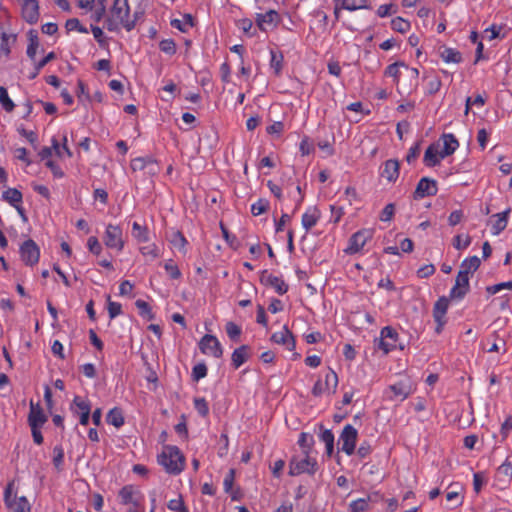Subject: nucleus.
<instances>
[{"label": "nucleus", "instance_id": "1", "mask_svg": "<svg viewBox=\"0 0 512 512\" xmlns=\"http://www.w3.org/2000/svg\"><path fill=\"white\" fill-rule=\"evenodd\" d=\"M135 25L136 18L130 14L128 0H114L106 20V28L111 32L119 31L121 28L131 31Z\"/></svg>", "mask_w": 512, "mask_h": 512}, {"label": "nucleus", "instance_id": "2", "mask_svg": "<svg viewBox=\"0 0 512 512\" xmlns=\"http://www.w3.org/2000/svg\"><path fill=\"white\" fill-rule=\"evenodd\" d=\"M157 462L170 475H179L185 468L186 459L175 445H164L157 455Z\"/></svg>", "mask_w": 512, "mask_h": 512}, {"label": "nucleus", "instance_id": "3", "mask_svg": "<svg viewBox=\"0 0 512 512\" xmlns=\"http://www.w3.org/2000/svg\"><path fill=\"white\" fill-rule=\"evenodd\" d=\"M103 244L109 250L120 253L124 250L126 240L120 225L108 223L103 233Z\"/></svg>", "mask_w": 512, "mask_h": 512}, {"label": "nucleus", "instance_id": "4", "mask_svg": "<svg viewBox=\"0 0 512 512\" xmlns=\"http://www.w3.org/2000/svg\"><path fill=\"white\" fill-rule=\"evenodd\" d=\"M118 498L120 504L130 506L129 509L144 510L145 496L135 485L127 484L123 486L118 492Z\"/></svg>", "mask_w": 512, "mask_h": 512}, {"label": "nucleus", "instance_id": "5", "mask_svg": "<svg viewBox=\"0 0 512 512\" xmlns=\"http://www.w3.org/2000/svg\"><path fill=\"white\" fill-rule=\"evenodd\" d=\"M415 391L412 380L409 377L400 379L385 389V395L392 401H404Z\"/></svg>", "mask_w": 512, "mask_h": 512}, {"label": "nucleus", "instance_id": "6", "mask_svg": "<svg viewBox=\"0 0 512 512\" xmlns=\"http://www.w3.org/2000/svg\"><path fill=\"white\" fill-rule=\"evenodd\" d=\"M317 469V461L311 457L307 451H304V456H294L289 464V475L297 476L303 473L313 475Z\"/></svg>", "mask_w": 512, "mask_h": 512}, {"label": "nucleus", "instance_id": "7", "mask_svg": "<svg viewBox=\"0 0 512 512\" xmlns=\"http://www.w3.org/2000/svg\"><path fill=\"white\" fill-rule=\"evenodd\" d=\"M338 386V376L336 372L329 368L325 373L324 379H318L312 388V394L319 397L325 393L334 394Z\"/></svg>", "mask_w": 512, "mask_h": 512}, {"label": "nucleus", "instance_id": "8", "mask_svg": "<svg viewBox=\"0 0 512 512\" xmlns=\"http://www.w3.org/2000/svg\"><path fill=\"white\" fill-rule=\"evenodd\" d=\"M358 438L357 429L351 424H347L343 427L342 432L338 439L340 450L346 455L351 456L354 454L356 449V442Z\"/></svg>", "mask_w": 512, "mask_h": 512}, {"label": "nucleus", "instance_id": "9", "mask_svg": "<svg viewBox=\"0 0 512 512\" xmlns=\"http://www.w3.org/2000/svg\"><path fill=\"white\" fill-rule=\"evenodd\" d=\"M371 238V230L362 229L357 231L349 238L348 245L344 249V252L348 255H353L360 252Z\"/></svg>", "mask_w": 512, "mask_h": 512}, {"label": "nucleus", "instance_id": "10", "mask_svg": "<svg viewBox=\"0 0 512 512\" xmlns=\"http://www.w3.org/2000/svg\"><path fill=\"white\" fill-rule=\"evenodd\" d=\"M398 338L399 334L395 329L390 326L383 327L380 331V338L378 339V348L387 354L396 348Z\"/></svg>", "mask_w": 512, "mask_h": 512}, {"label": "nucleus", "instance_id": "11", "mask_svg": "<svg viewBox=\"0 0 512 512\" xmlns=\"http://www.w3.org/2000/svg\"><path fill=\"white\" fill-rule=\"evenodd\" d=\"M199 349L205 355L220 358L223 355L221 343L216 336L211 334L204 335L199 342Z\"/></svg>", "mask_w": 512, "mask_h": 512}, {"label": "nucleus", "instance_id": "12", "mask_svg": "<svg viewBox=\"0 0 512 512\" xmlns=\"http://www.w3.org/2000/svg\"><path fill=\"white\" fill-rule=\"evenodd\" d=\"M255 20L261 31L268 32L278 26L281 17L276 10H269L265 13H257Z\"/></svg>", "mask_w": 512, "mask_h": 512}, {"label": "nucleus", "instance_id": "13", "mask_svg": "<svg viewBox=\"0 0 512 512\" xmlns=\"http://www.w3.org/2000/svg\"><path fill=\"white\" fill-rule=\"evenodd\" d=\"M437 192V181L429 177H422L417 183L413 197L415 200H420L425 197L435 196Z\"/></svg>", "mask_w": 512, "mask_h": 512}, {"label": "nucleus", "instance_id": "14", "mask_svg": "<svg viewBox=\"0 0 512 512\" xmlns=\"http://www.w3.org/2000/svg\"><path fill=\"white\" fill-rule=\"evenodd\" d=\"M20 256L26 265L33 266L39 261L40 249L32 239H28L20 246Z\"/></svg>", "mask_w": 512, "mask_h": 512}, {"label": "nucleus", "instance_id": "15", "mask_svg": "<svg viewBox=\"0 0 512 512\" xmlns=\"http://www.w3.org/2000/svg\"><path fill=\"white\" fill-rule=\"evenodd\" d=\"M380 177L388 183H395L400 174V163L396 159L386 160L379 170Z\"/></svg>", "mask_w": 512, "mask_h": 512}, {"label": "nucleus", "instance_id": "16", "mask_svg": "<svg viewBox=\"0 0 512 512\" xmlns=\"http://www.w3.org/2000/svg\"><path fill=\"white\" fill-rule=\"evenodd\" d=\"M271 340L276 344L285 346L289 351H294L296 348L294 336L286 325H284L280 331L274 332L271 336Z\"/></svg>", "mask_w": 512, "mask_h": 512}, {"label": "nucleus", "instance_id": "17", "mask_svg": "<svg viewBox=\"0 0 512 512\" xmlns=\"http://www.w3.org/2000/svg\"><path fill=\"white\" fill-rule=\"evenodd\" d=\"M469 280L470 277L458 273L455 284L450 290L449 298L452 300H462L469 291Z\"/></svg>", "mask_w": 512, "mask_h": 512}, {"label": "nucleus", "instance_id": "18", "mask_svg": "<svg viewBox=\"0 0 512 512\" xmlns=\"http://www.w3.org/2000/svg\"><path fill=\"white\" fill-rule=\"evenodd\" d=\"M446 158L440 150L439 143L429 145L424 153L423 163L427 167H435Z\"/></svg>", "mask_w": 512, "mask_h": 512}, {"label": "nucleus", "instance_id": "19", "mask_svg": "<svg viewBox=\"0 0 512 512\" xmlns=\"http://www.w3.org/2000/svg\"><path fill=\"white\" fill-rule=\"evenodd\" d=\"M47 421V417L39 404L30 402V412L28 415V423L30 428L42 427Z\"/></svg>", "mask_w": 512, "mask_h": 512}, {"label": "nucleus", "instance_id": "20", "mask_svg": "<svg viewBox=\"0 0 512 512\" xmlns=\"http://www.w3.org/2000/svg\"><path fill=\"white\" fill-rule=\"evenodd\" d=\"M22 16L30 24L36 23L39 18V5L37 0H23Z\"/></svg>", "mask_w": 512, "mask_h": 512}, {"label": "nucleus", "instance_id": "21", "mask_svg": "<svg viewBox=\"0 0 512 512\" xmlns=\"http://www.w3.org/2000/svg\"><path fill=\"white\" fill-rule=\"evenodd\" d=\"M321 217V212L316 206H309L302 215L301 224L306 231L313 228Z\"/></svg>", "mask_w": 512, "mask_h": 512}, {"label": "nucleus", "instance_id": "22", "mask_svg": "<svg viewBox=\"0 0 512 512\" xmlns=\"http://www.w3.org/2000/svg\"><path fill=\"white\" fill-rule=\"evenodd\" d=\"M508 211L497 213L490 218V231L493 236L499 235L508 223Z\"/></svg>", "mask_w": 512, "mask_h": 512}, {"label": "nucleus", "instance_id": "23", "mask_svg": "<svg viewBox=\"0 0 512 512\" xmlns=\"http://www.w3.org/2000/svg\"><path fill=\"white\" fill-rule=\"evenodd\" d=\"M170 245L181 252L183 255L187 254L188 241L179 230H173L168 238Z\"/></svg>", "mask_w": 512, "mask_h": 512}, {"label": "nucleus", "instance_id": "24", "mask_svg": "<svg viewBox=\"0 0 512 512\" xmlns=\"http://www.w3.org/2000/svg\"><path fill=\"white\" fill-rule=\"evenodd\" d=\"M480 264L481 260L477 256L465 258L460 265L458 273L469 277L470 274H473L480 267Z\"/></svg>", "mask_w": 512, "mask_h": 512}, {"label": "nucleus", "instance_id": "25", "mask_svg": "<svg viewBox=\"0 0 512 512\" xmlns=\"http://www.w3.org/2000/svg\"><path fill=\"white\" fill-rule=\"evenodd\" d=\"M443 147L440 148L445 157L453 154L459 147V142L452 133L442 136Z\"/></svg>", "mask_w": 512, "mask_h": 512}, {"label": "nucleus", "instance_id": "26", "mask_svg": "<svg viewBox=\"0 0 512 512\" xmlns=\"http://www.w3.org/2000/svg\"><path fill=\"white\" fill-rule=\"evenodd\" d=\"M70 409L72 413H74L75 415L82 413H91V404L88 399L80 396H75L70 405Z\"/></svg>", "mask_w": 512, "mask_h": 512}, {"label": "nucleus", "instance_id": "27", "mask_svg": "<svg viewBox=\"0 0 512 512\" xmlns=\"http://www.w3.org/2000/svg\"><path fill=\"white\" fill-rule=\"evenodd\" d=\"M265 283L271 286L279 295L288 291V284L282 277L270 274L265 278Z\"/></svg>", "mask_w": 512, "mask_h": 512}, {"label": "nucleus", "instance_id": "28", "mask_svg": "<svg viewBox=\"0 0 512 512\" xmlns=\"http://www.w3.org/2000/svg\"><path fill=\"white\" fill-rule=\"evenodd\" d=\"M248 359V346L242 345L235 349L231 356L232 365L235 369L242 366Z\"/></svg>", "mask_w": 512, "mask_h": 512}, {"label": "nucleus", "instance_id": "29", "mask_svg": "<svg viewBox=\"0 0 512 512\" xmlns=\"http://www.w3.org/2000/svg\"><path fill=\"white\" fill-rule=\"evenodd\" d=\"M106 421L108 424L116 428L122 427L125 423L122 410L118 407L110 409L109 412L107 413Z\"/></svg>", "mask_w": 512, "mask_h": 512}, {"label": "nucleus", "instance_id": "30", "mask_svg": "<svg viewBox=\"0 0 512 512\" xmlns=\"http://www.w3.org/2000/svg\"><path fill=\"white\" fill-rule=\"evenodd\" d=\"M341 3V8L347 11L370 9L368 0H334Z\"/></svg>", "mask_w": 512, "mask_h": 512}, {"label": "nucleus", "instance_id": "31", "mask_svg": "<svg viewBox=\"0 0 512 512\" xmlns=\"http://www.w3.org/2000/svg\"><path fill=\"white\" fill-rule=\"evenodd\" d=\"M2 199L12 207L22 204L23 195L16 188H8L2 193Z\"/></svg>", "mask_w": 512, "mask_h": 512}, {"label": "nucleus", "instance_id": "32", "mask_svg": "<svg viewBox=\"0 0 512 512\" xmlns=\"http://www.w3.org/2000/svg\"><path fill=\"white\" fill-rule=\"evenodd\" d=\"M449 308V299L447 297H440L433 307L434 319H446V313Z\"/></svg>", "mask_w": 512, "mask_h": 512}, {"label": "nucleus", "instance_id": "33", "mask_svg": "<svg viewBox=\"0 0 512 512\" xmlns=\"http://www.w3.org/2000/svg\"><path fill=\"white\" fill-rule=\"evenodd\" d=\"M62 145L59 143V141L57 140V138L53 137L51 139V143H52V146H53V152H55V154L59 157V158H63L64 156L66 157H71L72 156V152L70 151V149L68 148L67 146V136L64 135L62 137Z\"/></svg>", "mask_w": 512, "mask_h": 512}, {"label": "nucleus", "instance_id": "34", "mask_svg": "<svg viewBox=\"0 0 512 512\" xmlns=\"http://www.w3.org/2000/svg\"><path fill=\"white\" fill-rule=\"evenodd\" d=\"M440 57L445 63H453L458 64L462 61V55L461 53L451 47H446L440 52Z\"/></svg>", "mask_w": 512, "mask_h": 512}, {"label": "nucleus", "instance_id": "35", "mask_svg": "<svg viewBox=\"0 0 512 512\" xmlns=\"http://www.w3.org/2000/svg\"><path fill=\"white\" fill-rule=\"evenodd\" d=\"M400 68L408 69V65H406L403 61H398L395 63H392L387 66L385 69V76L391 77L393 81L398 84L400 80Z\"/></svg>", "mask_w": 512, "mask_h": 512}, {"label": "nucleus", "instance_id": "36", "mask_svg": "<svg viewBox=\"0 0 512 512\" xmlns=\"http://www.w3.org/2000/svg\"><path fill=\"white\" fill-rule=\"evenodd\" d=\"M10 38L11 36L8 35L6 32H2L0 35V64L7 61L10 56Z\"/></svg>", "mask_w": 512, "mask_h": 512}, {"label": "nucleus", "instance_id": "37", "mask_svg": "<svg viewBox=\"0 0 512 512\" xmlns=\"http://www.w3.org/2000/svg\"><path fill=\"white\" fill-rule=\"evenodd\" d=\"M283 54L275 50H270V68L274 71L275 75H279L283 68Z\"/></svg>", "mask_w": 512, "mask_h": 512}, {"label": "nucleus", "instance_id": "38", "mask_svg": "<svg viewBox=\"0 0 512 512\" xmlns=\"http://www.w3.org/2000/svg\"><path fill=\"white\" fill-rule=\"evenodd\" d=\"M140 253L148 260L152 261L160 257V249L155 243L142 246L139 249Z\"/></svg>", "mask_w": 512, "mask_h": 512}, {"label": "nucleus", "instance_id": "39", "mask_svg": "<svg viewBox=\"0 0 512 512\" xmlns=\"http://www.w3.org/2000/svg\"><path fill=\"white\" fill-rule=\"evenodd\" d=\"M319 438L325 444L326 453L331 456L334 451V434L331 430L325 429L321 432Z\"/></svg>", "mask_w": 512, "mask_h": 512}, {"label": "nucleus", "instance_id": "40", "mask_svg": "<svg viewBox=\"0 0 512 512\" xmlns=\"http://www.w3.org/2000/svg\"><path fill=\"white\" fill-rule=\"evenodd\" d=\"M0 105L6 112H12L15 104L8 95V91L4 86H0Z\"/></svg>", "mask_w": 512, "mask_h": 512}, {"label": "nucleus", "instance_id": "41", "mask_svg": "<svg viewBox=\"0 0 512 512\" xmlns=\"http://www.w3.org/2000/svg\"><path fill=\"white\" fill-rule=\"evenodd\" d=\"M133 236L139 242H148L149 241V233L145 226L140 225L137 222L132 224Z\"/></svg>", "mask_w": 512, "mask_h": 512}, {"label": "nucleus", "instance_id": "42", "mask_svg": "<svg viewBox=\"0 0 512 512\" xmlns=\"http://www.w3.org/2000/svg\"><path fill=\"white\" fill-rule=\"evenodd\" d=\"M39 48V42L38 37L36 34H33L32 31L29 33V43L27 46V56L32 60L35 61L37 50Z\"/></svg>", "mask_w": 512, "mask_h": 512}, {"label": "nucleus", "instance_id": "43", "mask_svg": "<svg viewBox=\"0 0 512 512\" xmlns=\"http://www.w3.org/2000/svg\"><path fill=\"white\" fill-rule=\"evenodd\" d=\"M167 508L172 512H189L181 495H178L177 498L169 500L167 503Z\"/></svg>", "mask_w": 512, "mask_h": 512}, {"label": "nucleus", "instance_id": "44", "mask_svg": "<svg viewBox=\"0 0 512 512\" xmlns=\"http://www.w3.org/2000/svg\"><path fill=\"white\" fill-rule=\"evenodd\" d=\"M164 269H165L167 275L171 279L176 280V279L181 278V276H182L179 267L174 263V261L172 259L165 261Z\"/></svg>", "mask_w": 512, "mask_h": 512}, {"label": "nucleus", "instance_id": "45", "mask_svg": "<svg viewBox=\"0 0 512 512\" xmlns=\"http://www.w3.org/2000/svg\"><path fill=\"white\" fill-rule=\"evenodd\" d=\"M135 305L139 310V314L143 318H146L149 320L153 319L154 315H153L152 309L146 301L138 299V300H136Z\"/></svg>", "mask_w": 512, "mask_h": 512}, {"label": "nucleus", "instance_id": "46", "mask_svg": "<svg viewBox=\"0 0 512 512\" xmlns=\"http://www.w3.org/2000/svg\"><path fill=\"white\" fill-rule=\"evenodd\" d=\"M369 508V498H359L349 504L351 512H364Z\"/></svg>", "mask_w": 512, "mask_h": 512}, {"label": "nucleus", "instance_id": "47", "mask_svg": "<svg viewBox=\"0 0 512 512\" xmlns=\"http://www.w3.org/2000/svg\"><path fill=\"white\" fill-rule=\"evenodd\" d=\"M442 82L438 76L428 77L426 85V93L429 95L436 94L441 88Z\"/></svg>", "mask_w": 512, "mask_h": 512}, {"label": "nucleus", "instance_id": "48", "mask_svg": "<svg viewBox=\"0 0 512 512\" xmlns=\"http://www.w3.org/2000/svg\"><path fill=\"white\" fill-rule=\"evenodd\" d=\"M391 28L399 33H406L410 29V23L401 17H396L391 21Z\"/></svg>", "mask_w": 512, "mask_h": 512}, {"label": "nucleus", "instance_id": "49", "mask_svg": "<svg viewBox=\"0 0 512 512\" xmlns=\"http://www.w3.org/2000/svg\"><path fill=\"white\" fill-rule=\"evenodd\" d=\"M471 244L469 235L458 234L453 238V247L457 250H464Z\"/></svg>", "mask_w": 512, "mask_h": 512}, {"label": "nucleus", "instance_id": "50", "mask_svg": "<svg viewBox=\"0 0 512 512\" xmlns=\"http://www.w3.org/2000/svg\"><path fill=\"white\" fill-rule=\"evenodd\" d=\"M64 462V449L61 445L53 448V464L57 470H61Z\"/></svg>", "mask_w": 512, "mask_h": 512}, {"label": "nucleus", "instance_id": "51", "mask_svg": "<svg viewBox=\"0 0 512 512\" xmlns=\"http://www.w3.org/2000/svg\"><path fill=\"white\" fill-rule=\"evenodd\" d=\"M87 248H88L89 252L95 256H99L103 251L102 244L99 242V240L96 236H90L88 238Z\"/></svg>", "mask_w": 512, "mask_h": 512}, {"label": "nucleus", "instance_id": "52", "mask_svg": "<svg viewBox=\"0 0 512 512\" xmlns=\"http://www.w3.org/2000/svg\"><path fill=\"white\" fill-rule=\"evenodd\" d=\"M194 408L197 411V413L202 417H206L209 414V406L205 398H195Z\"/></svg>", "mask_w": 512, "mask_h": 512}, {"label": "nucleus", "instance_id": "53", "mask_svg": "<svg viewBox=\"0 0 512 512\" xmlns=\"http://www.w3.org/2000/svg\"><path fill=\"white\" fill-rule=\"evenodd\" d=\"M14 487V481L9 482L5 487L3 500L7 508L13 507L14 502L12 500V496L15 495Z\"/></svg>", "mask_w": 512, "mask_h": 512}, {"label": "nucleus", "instance_id": "54", "mask_svg": "<svg viewBox=\"0 0 512 512\" xmlns=\"http://www.w3.org/2000/svg\"><path fill=\"white\" fill-rule=\"evenodd\" d=\"M160 50L168 55H174L176 53V43L173 39H163L159 43Z\"/></svg>", "mask_w": 512, "mask_h": 512}, {"label": "nucleus", "instance_id": "55", "mask_svg": "<svg viewBox=\"0 0 512 512\" xmlns=\"http://www.w3.org/2000/svg\"><path fill=\"white\" fill-rule=\"evenodd\" d=\"M207 376V366L205 363H198L192 369V378L194 381L198 382L199 380L205 378Z\"/></svg>", "mask_w": 512, "mask_h": 512}, {"label": "nucleus", "instance_id": "56", "mask_svg": "<svg viewBox=\"0 0 512 512\" xmlns=\"http://www.w3.org/2000/svg\"><path fill=\"white\" fill-rule=\"evenodd\" d=\"M226 333L231 340H238L241 335V327L234 322H228L226 324Z\"/></svg>", "mask_w": 512, "mask_h": 512}, {"label": "nucleus", "instance_id": "57", "mask_svg": "<svg viewBox=\"0 0 512 512\" xmlns=\"http://www.w3.org/2000/svg\"><path fill=\"white\" fill-rule=\"evenodd\" d=\"M268 208V202L265 199H258L251 205V213L254 216L263 214Z\"/></svg>", "mask_w": 512, "mask_h": 512}, {"label": "nucleus", "instance_id": "58", "mask_svg": "<svg viewBox=\"0 0 512 512\" xmlns=\"http://www.w3.org/2000/svg\"><path fill=\"white\" fill-rule=\"evenodd\" d=\"M107 310L110 319H114L122 313V305L118 302L111 301L110 297H108Z\"/></svg>", "mask_w": 512, "mask_h": 512}, {"label": "nucleus", "instance_id": "59", "mask_svg": "<svg viewBox=\"0 0 512 512\" xmlns=\"http://www.w3.org/2000/svg\"><path fill=\"white\" fill-rule=\"evenodd\" d=\"M313 442H314L313 437L304 432H302L300 434L299 439H298L299 446L303 449V452L307 451V453H309V450H310Z\"/></svg>", "mask_w": 512, "mask_h": 512}, {"label": "nucleus", "instance_id": "60", "mask_svg": "<svg viewBox=\"0 0 512 512\" xmlns=\"http://www.w3.org/2000/svg\"><path fill=\"white\" fill-rule=\"evenodd\" d=\"M151 156L146 157H136L131 160V169L133 171H142L146 167L148 160H150Z\"/></svg>", "mask_w": 512, "mask_h": 512}, {"label": "nucleus", "instance_id": "61", "mask_svg": "<svg viewBox=\"0 0 512 512\" xmlns=\"http://www.w3.org/2000/svg\"><path fill=\"white\" fill-rule=\"evenodd\" d=\"M31 506L28 499L25 496H21L15 503L13 512H30Z\"/></svg>", "mask_w": 512, "mask_h": 512}, {"label": "nucleus", "instance_id": "62", "mask_svg": "<svg viewBox=\"0 0 512 512\" xmlns=\"http://www.w3.org/2000/svg\"><path fill=\"white\" fill-rule=\"evenodd\" d=\"M394 212H395V206H394V204H393V203H389V204H387V205L383 208V210H382V212H381V214H380V216H379V219H380L382 222H389V221H391V219L393 218V216H394Z\"/></svg>", "mask_w": 512, "mask_h": 512}, {"label": "nucleus", "instance_id": "63", "mask_svg": "<svg viewBox=\"0 0 512 512\" xmlns=\"http://www.w3.org/2000/svg\"><path fill=\"white\" fill-rule=\"evenodd\" d=\"M159 170L160 169H159L157 161L153 157H151L150 160H148V163L143 171L148 176L154 177L159 173Z\"/></svg>", "mask_w": 512, "mask_h": 512}, {"label": "nucleus", "instance_id": "64", "mask_svg": "<svg viewBox=\"0 0 512 512\" xmlns=\"http://www.w3.org/2000/svg\"><path fill=\"white\" fill-rule=\"evenodd\" d=\"M498 474L508 479L512 477V463L508 458L498 467Z\"/></svg>", "mask_w": 512, "mask_h": 512}]
</instances>
